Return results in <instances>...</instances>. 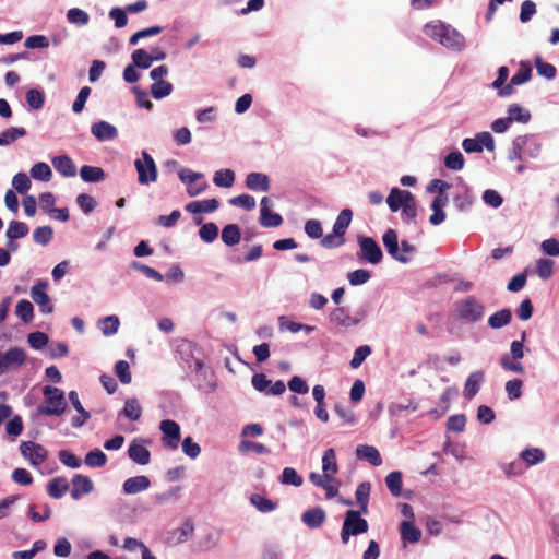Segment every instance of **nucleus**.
Wrapping results in <instances>:
<instances>
[{
    "mask_svg": "<svg viewBox=\"0 0 559 559\" xmlns=\"http://www.w3.org/2000/svg\"><path fill=\"white\" fill-rule=\"evenodd\" d=\"M44 402L36 408L38 415L61 416L68 407L64 392L52 385H46L43 389Z\"/></svg>",
    "mask_w": 559,
    "mask_h": 559,
    "instance_id": "1",
    "label": "nucleus"
},
{
    "mask_svg": "<svg viewBox=\"0 0 559 559\" xmlns=\"http://www.w3.org/2000/svg\"><path fill=\"white\" fill-rule=\"evenodd\" d=\"M134 167L138 174V182L141 186H150L157 181V165L146 151H142L141 156L134 160Z\"/></svg>",
    "mask_w": 559,
    "mask_h": 559,
    "instance_id": "2",
    "label": "nucleus"
},
{
    "mask_svg": "<svg viewBox=\"0 0 559 559\" xmlns=\"http://www.w3.org/2000/svg\"><path fill=\"white\" fill-rule=\"evenodd\" d=\"M368 522L362 519L359 511L348 510L345 513L343 527L341 531V539L343 544L349 542L350 536H356L368 531Z\"/></svg>",
    "mask_w": 559,
    "mask_h": 559,
    "instance_id": "3",
    "label": "nucleus"
},
{
    "mask_svg": "<svg viewBox=\"0 0 559 559\" xmlns=\"http://www.w3.org/2000/svg\"><path fill=\"white\" fill-rule=\"evenodd\" d=\"M189 369L195 373L194 382L198 390L210 393L216 390V380L211 370L204 367V362L199 358H193L189 364Z\"/></svg>",
    "mask_w": 559,
    "mask_h": 559,
    "instance_id": "4",
    "label": "nucleus"
},
{
    "mask_svg": "<svg viewBox=\"0 0 559 559\" xmlns=\"http://www.w3.org/2000/svg\"><path fill=\"white\" fill-rule=\"evenodd\" d=\"M425 34L442 46L452 49L454 47V32L450 25H445L441 21H432L425 25Z\"/></svg>",
    "mask_w": 559,
    "mask_h": 559,
    "instance_id": "5",
    "label": "nucleus"
},
{
    "mask_svg": "<svg viewBox=\"0 0 559 559\" xmlns=\"http://www.w3.org/2000/svg\"><path fill=\"white\" fill-rule=\"evenodd\" d=\"M456 312L461 319L474 323L483 319L485 307L475 297L468 296L460 301Z\"/></svg>",
    "mask_w": 559,
    "mask_h": 559,
    "instance_id": "6",
    "label": "nucleus"
},
{
    "mask_svg": "<svg viewBox=\"0 0 559 559\" xmlns=\"http://www.w3.org/2000/svg\"><path fill=\"white\" fill-rule=\"evenodd\" d=\"M357 241L359 245V253L358 257L370 263V264H379L383 259V253L380 246L377 241L371 237L358 236Z\"/></svg>",
    "mask_w": 559,
    "mask_h": 559,
    "instance_id": "7",
    "label": "nucleus"
},
{
    "mask_svg": "<svg viewBox=\"0 0 559 559\" xmlns=\"http://www.w3.org/2000/svg\"><path fill=\"white\" fill-rule=\"evenodd\" d=\"M26 361V353L21 347H12L4 353L0 352V376L15 371Z\"/></svg>",
    "mask_w": 559,
    "mask_h": 559,
    "instance_id": "8",
    "label": "nucleus"
},
{
    "mask_svg": "<svg viewBox=\"0 0 559 559\" xmlns=\"http://www.w3.org/2000/svg\"><path fill=\"white\" fill-rule=\"evenodd\" d=\"M462 146L466 153H480L484 148L493 152L495 140L490 132L484 131L477 133L475 138L465 139Z\"/></svg>",
    "mask_w": 559,
    "mask_h": 559,
    "instance_id": "9",
    "label": "nucleus"
},
{
    "mask_svg": "<svg viewBox=\"0 0 559 559\" xmlns=\"http://www.w3.org/2000/svg\"><path fill=\"white\" fill-rule=\"evenodd\" d=\"M47 282L38 281L31 288L32 299L38 306L40 312L44 314H49L53 312V305L51 304L50 297L47 293Z\"/></svg>",
    "mask_w": 559,
    "mask_h": 559,
    "instance_id": "10",
    "label": "nucleus"
},
{
    "mask_svg": "<svg viewBox=\"0 0 559 559\" xmlns=\"http://www.w3.org/2000/svg\"><path fill=\"white\" fill-rule=\"evenodd\" d=\"M21 454L29 460L33 466H38L48 457L47 450L39 443L23 441L20 445Z\"/></svg>",
    "mask_w": 559,
    "mask_h": 559,
    "instance_id": "11",
    "label": "nucleus"
},
{
    "mask_svg": "<svg viewBox=\"0 0 559 559\" xmlns=\"http://www.w3.org/2000/svg\"><path fill=\"white\" fill-rule=\"evenodd\" d=\"M532 76V66L530 61H521L518 72L511 78L509 84L499 91V96L506 97L513 94L514 85L526 83Z\"/></svg>",
    "mask_w": 559,
    "mask_h": 559,
    "instance_id": "12",
    "label": "nucleus"
},
{
    "mask_svg": "<svg viewBox=\"0 0 559 559\" xmlns=\"http://www.w3.org/2000/svg\"><path fill=\"white\" fill-rule=\"evenodd\" d=\"M159 429L163 432V444L171 450L178 448L180 442V426L171 419L160 421Z\"/></svg>",
    "mask_w": 559,
    "mask_h": 559,
    "instance_id": "13",
    "label": "nucleus"
},
{
    "mask_svg": "<svg viewBox=\"0 0 559 559\" xmlns=\"http://www.w3.org/2000/svg\"><path fill=\"white\" fill-rule=\"evenodd\" d=\"M146 440L142 438L134 439L128 449L129 459L139 465H147L151 461V452L146 448Z\"/></svg>",
    "mask_w": 559,
    "mask_h": 559,
    "instance_id": "14",
    "label": "nucleus"
},
{
    "mask_svg": "<svg viewBox=\"0 0 559 559\" xmlns=\"http://www.w3.org/2000/svg\"><path fill=\"white\" fill-rule=\"evenodd\" d=\"M382 242L388 253L401 263H408L411 258L402 254L400 251L397 233L394 229H388L382 236Z\"/></svg>",
    "mask_w": 559,
    "mask_h": 559,
    "instance_id": "15",
    "label": "nucleus"
},
{
    "mask_svg": "<svg viewBox=\"0 0 559 559\" xmlns=\"http://www.w3.org/2000/svg\"><path fill=\"white\" fill-rule=\"evenodd\" d=\"M91 133L99 142L112 141L118 136L117 128L107 121H97L91 126Z\"/></svg>",
    "mask_w": 559,
    "mask_h": 559,
    "instance_id": "16",
    "label": "nucleus"
},
{
    "mask_svg": "<svg viewBox=\"0 0 559 559\" xmlns=\"http://www.w3.org/2000/svg\"><path fill=\"white\" fill-rule=\"evenodd\" d=\"M68 399L78 412V415L72 417L71 425L73 428H81L91 418V414L83 407L76 391H70L68 393Z\"/></svg>",
    "mask_w": 559,
    "mask_h": 559,
    "instance_id": "17",
    "label": "nucleus"
},
{
    "mask_svg": "<svg viewBox=\"0 0 559 559\" xmlns=\"http://www.w3.org/2000/svg\"><path fill=\"white\" fill-rule=\"evenodd\" d=\"M151 487V480L147 476L139 475L127 478L122 484V492L124 495H138Z\"/></svg>",
    "mask_w": 559,
    "mask_h": 559,
    "instance_id": "18",
    "label": "nucleus"
},
{
    "mask_svg": "<svg viewBox=\"0 0 559 559\" xmlns=\"http://www.w3.org/2000/svg\"><path fill=\"white\" fill-rule=\"evenodd\" d=\"M413 193L408 190H402L399 188H392L386 203L391 212H397L402 209L406 202L411 201Z\"/></svg>",
    "mask_w": 559,
    "mask_h": 559,
    "instance_id": "19",
    "label": "nucleus"
},
{
    "mask_svg": "<svg viewBox=\"0 0 559 559\" xmlns=\"http://www.w3.org/2000/svg\"><path fill=\"white\" fill-rule=\"evenodd\" d=\"M330 321L342 328H350L358 325L361 319L350 317L344 307H336L330 312Z\"/></svg>",
    "mask_w": 559,
    "mask_h": 559,
    "instance_id": "20",
    "label": "nucleus"
},
{
    "mask_svg": "<svg viewBox=\"0 0 559 559\" xmlns=\"http://www.w3.org/2000/svg\"><path fill=\"white\" fill-rule=\"evenodd\" d=\"M71 497L79 500L83 495L92 492L94 486L93 481L85 475L75 474L72 478Z\"/></svg>",
    "mask_w": 559,
    "mask_h": 559,
    "instance_id": "21",
    "label": "nucleus"
},
{
    "mask_svg": "<svg viewBox=\"0 0 559 559\" xmlns=\"http://www.w3.org/2000/svg\"><path fill=\"white\" fill-rule=\"evenodd\" d=\"M246 187L255 192H267L270 190L269 176L263 173H249L246 177Z\"/></svg>",
    "mask_w": 559,
    "mask_h": 559,
    "instance_id": "22",
    "label": "nucleus"
},
{
    "mask_svg": "<svg viewBox=\"0 0 559 559\" xmlns=\"http://www.w3.org/2000/svg\"><path fill=\"white\" fill-rule=\"evenodd\" d=\"M485 381V372L477 370L472 372L464 384L463 395L467 400H472L479 391Z\"/></svg>",
    "mask_w": 559,
    "mask_h": 559,
    "instance_id": "23",
    "label": "nucleus"
},
{
    "mask_svg": "<svg viewBox=\"0 0 559 559\" xmlns=\"http://www.w3.org/2000/svg\"><path fill=\"white\" fill-rule=\"evenodd\" d=\"M516 145L522 148L525 158H536L540 152V145L533 135L516 136Z\"/></svg>",
    "mask_w": 559,
    "mask_h": 559,
    "instance_id": "24",
    "label": "nucleus"
},
{
    "mask_svg": "<svg viewBox=\"0 0 559 559\" xmlns=\"http://www.w3.org/2000/svg\"><path fill=\"white\" fill-rule=\"evenodd\" d=\"M56 170L63 177H74L76 175V166L68 155L56 156L51 160Z\"/></svg>",
    "mask_w": 559,
    "mask_h": 559,
    "instance_id": "25",
    "label": "nucleus"
},
{
    "mask_svg": "<svg viewBox=\"0 0 559 559\" xmlns=\"http://www.w3.org/2000/svg\"><path fill=\"white\" fill-rule=\"evenodd\" d=\"M356 456L359 460L369 462L372 466H380L382 464V457L379 451L372 445H358L356 448Z\"/></svg>",
    "mask_w": 559,
    "mask_h": 559,
    "instance_id": "26",
    "label": "nucleus"
},
{
    "mask_svg": "<svg viewBox=\"0 0 559 559\" xmlns=\"http://www.w3.org/2000/svg\"><path fill=\"white\" fill-rule=\"evenodd\" d=\"M218 206V200L213 198L201 201H192L186 205V211L192 214L211 213L216 211Z\"/></svg>",
    "mask_w": 559,
    "mask_h": 559,
    "instance_id": "27",
    "label": "nucleus"
},
{
    "mask_svg": "<svg viewBox=\"0 0 559 559\" xmlns=\"http://www.w3.org/2000/svg\"><path fill=\"white\" fill-rule=\"evenodd\" d=\"M325 520V512L322 508L316 507L305 511L301 521L310 528L320 527Z\"/></svg>",
    "mask_w": 559,
    "mask_h": 559,
    "instance_id": "28",
    "label": "nucleus"
},
{
    "mask_svg": "<svg viewBox=\"0 0 559 559\" xmlns=\"http://www.w3.org/2000/svg\"><path fill=\"white\" fill-rule=\"evenodd\" d=\"M118 416L126 417L129 420L136 421L142 416V406L138 399H127L123 408L118 413Z\"/></svg>",
    "mask_w": 559,
    "mask_h": 559,
    "instance_id": "29",
    "label": "nucleus"
},
{
    "mask_svg": "<svg viewBox=\"0 0 559 559\" xmlns=\"http://www.w3.org/2000/svg\"><path fill=\"white\" fill-rule=\"evenodd\" d=\"M69 490V483L64 477H56L47 485V492L53 499H61Z\"/></svg>",
    "mask_w": 559,
    "mask_h": 559,
    "instance_id": "30",
    "label": "nucleus"
},
{
    "mask_svg": "<svg viewBox=\"0 0 559 559\" xmlns=\"http://www.w3.org/2000/svg\"><path fill=\"white\" fill-rule=\"evenodd\" d=\"M352 218H353L352 210H349V209L342 210L333 224V230L335 231V235H338L340 238H345L344 236H345L346 229L350 225Z\"/></svg>",
    "mask_w": 559,
    "mask_h": 559,
    "instance_id": "31",
    "label": "nucleus"
},
{
    "mask_svg": "<svg viewBox=\"0 0 559 559\" xmlns=\"http://www.w3.org/2000/svg\"><path fill=\"white\" fill-rule=\"evenodd\" d=\"M97 325L104 336H111L118 332L120 320L117 316L111 314L99 319Z\"/></svg>",
    "mask_w": 559,
    "mask_h": 559,
    "instance_id": "32",
    "label": "nucleus"
},
{
    "mask_svg": "<svg viewBox=\"0 0 559 559\" xmlns=\"http://www.w3.org/2000/svg\"><path fill=\"white\" fill-rule=\"evenodd\" d=\"M25 135L26 130L22 127L8 128L0 133V146H8Z\"/></svg>",
    "mask_w": 559,
    "mask_h": 559,
    "instance_id": "33",
    "label": "nucleus"
},
{
    "mask_svg": "<svg viewBox=\"0 0 559 559\" xmlns=\"http://www.w3.org/2000/svg\"><path fill=\"white\" fill-rule=\"evenodd\" d=\"M512 312L510 309H502L493 314H491L488 319V325L491 329H501L508 325L511 322Z\"/></svg>",
    "mask_w": 559,
    "mask_h": 559,
    "instance_id": "34",
    "label": "nucleus"
},
{
    "mask_svg": "<svg viewBox=\"0 0 559 559\" xmlns=\"http://www.w3.org/2000/svg\"><path fill=\"white\" fill-rule=\"evenodd\" d=\"M474 202V197L464 185L456 183V207L464 211Z\"/></svg>",
    "mask_w": 559,
    "mask_h": 559,
    "instance_id": "35",
    "label": "nucleus"
},
{
    "mask_svg": "<svg viewBox=\"0 0 559 559\" xmlns=\"http://www.w3.org/2000/svg\"><path fill=\"white\" fill-rule=\"evenodd\" d=\"M80 176L85 182H98L105 178V171L100 167L84 165Z\"/></svg>",
    "mask_w": 559,
    "mask_h": 559,
    "instance_id": "36",
    "label": "nucleus"
},
{
    "mask_svg": "<svg viewBox=\"0 0 559 559\" xmlns=\"http://www.w3.org/2000/svg\"><path fill=\"white\" fill-rule=\"evenodd\" d=\"M29 174L35 180H39L43 182L50 181L52 177L50 166L44 162H38L34 164L29 170Z\"/></svg>",
    "mask_w": 559,
    "mask_h": 559,
    "instance_id": "37",
    "label": "nucleus"
},
{
    "mask_svg": "<svg viewBox=\"0 0 559 559\" xmlns=\"http://www.w3.org/2000/svg\"><path fill=\"white\" fill-rule=\"evenodd\" d=\"M250 502L254 508H257L258 511L262 513L272 512L277 507L276 502L259 493L251 495Z\"/></svg>",
    "mask_w": 559,
    "mask_h": 559,
    "instance_id": "38",
    "label": "nucleus"
},
{
    "mask_svg": "<svg viewBox=\"0 0 559 559\" xmlns=\"http://www.w3.org/2000/svg\"><path fill=\"white\" fill-rule=\"evenodd\" d=\"M401 536L404 542L417 543L421 537V531L412 522L404 521L401 524Z\"/></svg>",
    "mask_w": 559,
    "mask_h": 559,
    "instance_id": "39",
    "label": "nucleus"
},
{
    "mask_svg": "<svg viewBox=\"0 0 559 559\" xmlns=\"http://www.w3.org/2000/svg\"><path fill=\"white\" fill-rule=\"evenodd\" d=\"M240 237V228L236 224H228L222 230V240L226 246L239 243Z\"/></svg>",
    "mask_w": 559,
    "mask_h": 559,
    "instance_id": "40",
    "label": "nucleus"
},
{
    "mask_svg": "<svg viewBox=\"0 0 559 559\" xmlns=\"http://www.w3.org/2000/svg\"><path fill=\"white\" fill-rule=\"evenodd\" d=\"M322 472H324L331 476H334L338 472L335 451L332 448L325 450L323 453Z\"/></svg>",
    "mask_w": 559,
    "mask_h": 559,
    "instance_id": "41",
    "label": "nucleus"
},
{
    "mask_svg": "<svg viewBox=\"0 0 559 559\" xmlns=\"http://www.w3.org/2000/svg\"><path fill=\"white\" fill-rule=\"evenodd\" d=\"M29 229L28 226L19 221H12L9 224V227L5 231V236L8 239H21L27 236Z\"/></svg>",
    "mask_w": 559,
    "mask_h": 559,
    "instance_id": "42",
    "label": "nucleus"
},
{
    "mask_svg": "<svg viewBox=\"0 0 559 559\" xmlns=\"http://www.w3.org/2000/svg\"><path fill=\"white\" fill-rule=\"evenodd\" d=\"M385 484L393 497H400L402 495V473L394 471L388 474L385 477Z\"/></svg>",
    "mask_w": 559,
    "mask_h": 559,
    "instance_id": "43",
    "label": "nucleus"
},
{
    "mask_svg": "<svg viewBox=\"0 0 559 559\" xmlns=\"http://www.w3.org/2000/svg\"><path fill=\"white\" fill-rule=\"evenodd\" d=\"M15 314L24 322L28 323L34 318V306L27 299H22L15 307Z\"/></svg>",
    "mask_w": 559,
    "mask_h": 559,
    "instance_id": "44",
    "label": "nucleus"
},
{
    "mask_svg": "<svg viewBox=\"0 0 559 559\" xmlns=\"http://www.w3.org/2000/svg\"><path fill=\"white\" fill-rule=\"evenodd\" d=\"M370 489H371L370 484L368 481H364L358 485L356 492H355L357 503L360 506L362 513L368 512Z\"/></svg>",
    "mask_w": 559,
    "mask_h": 559,
    "instance_id": "45",
    "label": "nucleus"
},
{
    "mask_svg": "<svg viewBox=\"0 0 559 559\" xmlns=\"http://www.w3.org/2000/svg\"><path fill=\"white\" fill-rule=\"evenodd\" d=\"M213 182L221 188H230L235 182V173L231 169L215 171Z\"/></svg>",
    "mask_w": 559,
    "mask_h": 559,
    "instance_id": "46",
    "label": "nucleus"
},
{
    "mask_svg": "<svg viewBox=\"0 0 559 559\" xmlns=\"http://www.w3.org/2000/svg\"><path fill=\"white\" fill-rule=\"evenodd\" d=\"M174 86L168 81H156L151 85V94L155 99H162L173 93Z\"/></svg>",
    "mask_w": 559,
    "mask_h": 559,
    "instance_id": "47",
    "label": "nucleus"
},
{
    "mask_svg": "<svg viewBox=\"0 0 559 559\" xmlns=\"http://www.w3.org/2000/svg\"><path fill=\"white\" fill-rule=\"evenodd\" d=\"M67 20L73 25L85 26L90 22V15L82 9L72 8L67 12Z\"/></svg>",
    "mask_w": 559,
    "mask_h": 559,
    "instance_id": "48",
    "label": "nucleus"
},
{
    "mask_svg": "<svg viewBox=\"0 0 559 559\" xmlns=\"http://www.w3.org/2000/svg\"><path fill=\"white\" fill-rule=\"evenodd\" d=\"M132 63L139 69H148L153 64L151 55L144 49H135L131 53Z\"/></svg>",
    "mask_w": 559,
    "mask_h": 559,
    "instance_id": "49",
    "label": "nucleus"
},
{
    "mask_svg": "<svg viewBox=\"0 0 559 559\" xmlns=\"http://www.w3.org/2000/svg\"><path fill=\"white\" fill-rule=\"evenodd\" d=\"M84 463L93 468L103 467L107 463V455L99 449H94L85 455Z\"/></svg>",
    "mask_w": 559,
    "mask_h": 559,
    "instance_id": "50",
    "label": "nucleus"
},
{
    "mask_svg": "<svg viewBox=\"0 0 559 559\" xmlns=\"http://www.w3.org/2000/svg\"><path fill=\"white\" fill-rule=\"evenodd\" d=\"M280 481L283 485H290L295 487H300L304 483L302 477L297 473V471L293 467H285L280 477Z\"/></svg>",
    "mask_w": 559,
    "mask_h": 559,
    "instance_id": "51",
    "label": "nucleus"
},
{
    "mask_svg": "<svg viewBox=\"0 0 559 559\" xmlns=\"http://www.w3.org/2000/svg\"><path fill=\"white\" fill-rule=\"evenodd\" d=\"M26 102L32 109L38 110L45 104V94L41 90L31 88L26 92Z\"/></svg>",
    "mask_w": 559,
    "mask_h": 559,
    "instance_id": "52",
    "label": "nucleus"
},
{
    "mask_svg": "<svg viewBox=\"0 0 559 559\" xmlns=\"http://www.w3.org/2000/svg\"><path fill=\"white\" fill-rule=\"evenodd\" d=\"M53 237V230L50 226L37 227L33 233V239L36 243L47 246Z\"/></svg>",
    "mask_w": 559,
    "mask_h": 559,
    "instance_id": "53",
    "label": "nucleus"
},
{
    "mask_svg": "<svg viewBox=\"0 0 559 559\" xmlns=\"http://www.w3.org/2000/svg\"><path fill=\"white\" fill-rule=\"evenodd\" d=\"M260 224L266 228L278 227L283 224V217L278 213L271 210L262 212L260 215Z\"/></svg>",
    "mask_w": 559,
    "mask_h": 559,
    "instance_id": "54",
    "label": "nucleus"
},
{
    "mask_svg": "<svg viewBox=\"0 0 559 559\" xmlns=\"http://www.w3.org/2000/svg\"><path fill=\"white\" fill-rule=\"evenodd\" d=\"M521 459L528 465H535L544 461L545 453L538 448L525 449L521 452Z\"/></svg>",
    "mask_w": 559,
    "mask_h": 559,
    "instance_id": "55",
    "label": "nucleus"
},
{
    "mask_svg": "<svg viewBox=\"0 0 559 559\" xmlns=\"http://www.w3.org/2000/svg\"><path fill=\"white\" fill-rule=\"evenodd\" d=\"M200 238L206 242L212 243L218 236V227L214 223H205L199 229Z\"/></svg>",
    "mask_w": 559,
    "mask_h": 559,
    "instance_id": "56",
    "label": "nucleus"
},
{
    "mask_svg": "<svg viewBox=\"0 0 559 559\" xmlns=\"http://www.w3.org/2000/svg\"><path fill=\"white\" fill-rule=\"evenodd\" d=\"M372 353V349L369 345H361L359 347H357L354 352V355H353V358L349 362L350 367L353 369H357L359 368L362 362L365 361V359L371 355Z\"/></svg>",
    "mask_w": 559,
    "mask_h": 559,
    "instance_id": "57",
    "label": "nucleus"
},
{
    "mask_svg": "<svg viewBox=\"0 0 559 559\" xmlns=\"http://www.w3.org/2000/svg\"><path fill=\"white\" fill-rule=\"evenodd\" d=\"M371 278V273L365 269H358L347 274V280L352 286L366 284Z\"/></svg>",
    "mask_w": 559,
    "mask_h": 559,
    "instance_id": "58",
    "label": "nucleus"
},
{
    "mask_svg": "<svg viewBox=\"0 0 559 559\" xmlns=\"http://www.w3.org/2000/svg\"><path fill=\"white\" fill-rule=\"evenodd\" d=\"M131 267L135 271L142 272L146 277L155 280L157 282H162L164 280V276L162 273H159L155 269H153L148 265H145L141 262L132 261Z\"/></svg>",
    "mask_w": 559,
    "mask_h": 559,
    "instance_id": "59",
    "label": "nucleus"
},
{
    "mask_svg": "<svg viewBox=\"0 0 559 559\" xmlns=\"http://www.w3.org/2000/svg\"><path fill=\"white\" fill-rule=\"evenodd\" d=\"M229 203L234 206L242 207L247 211H251L255 207V199L250 194H240L229 200Z\"/></svg>",
    "mask_w": 559,
    "mask_h": 559,
    "instance_id": "60",
    "label": "nucleus"
},
{
    "mask_svg": "<svg viewBox=\"0 0 559 559\" xmlns=\"http://www.w3.org/2000/svg\"><path fill=\"white\" fill-rule=\"evenodd\" d=\"M537 73L546 79H554L556 75V68L551 63L543 61L542 57L537 56L535 60Z\"/></svg>",
    "mask_w": 559,
    "mask_h": 559,
    "instance_id": "61",
    "label": "nucleus"
},
{
    "mask_svg": "<svg viewBox=\"0 0 559 559\" xmlns=\"http://www.w3.org/2000/svg\"><path fill=\"white\" fill-rule=\"evenodd\" d=\"M182 452L191 460L197 459L201 453L200 445L191 437H186L181 443Z\"/></svg>",
    "mask_w": 559,
    "mask_h": 559,
    "instance_id": "62",
    "label": "nucleus"
},
{
    "mask_svg": "<svg viewBox=\"0 0 559 559\" xmlns=\"http://www.w3.org/2000/svg\"><path fill=\"white\" fill-rule=\"evenodd\" d=\"M115 372L123 384H129L132 380L130 366L126 360H119L115 365Z\"/></svg>",
    "mask_w": 559,
    "mask_h": 559,
    "instance_id": "63",
    "label": "nucleus"
},
{
    "mask_svg": "<svg viewBox=\"0 0 559 559\" xmlns=\"http://www.w3.org/2000/svg\"><path fill=\"white\" fill-rule=\"evenodd\" d=\"M509 118H512L513 121L526 123L531 119V114L526 110H524L522 107H520L516 104H513L508 109Z\"/></svg>",
    "mask_w": 559,
    "mask_h": 559,
    "instance_id": "64",
    "label": "nucleus"
}]
</instances>
